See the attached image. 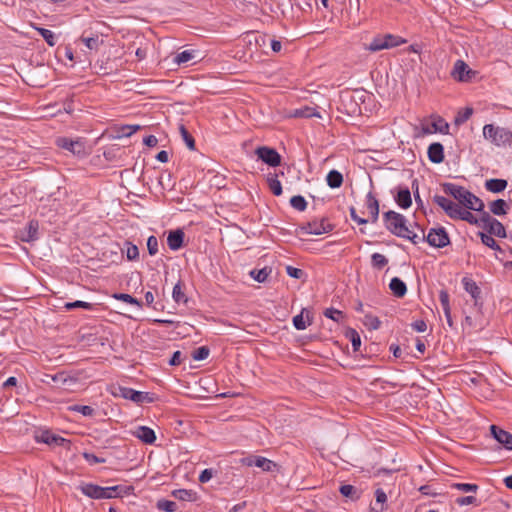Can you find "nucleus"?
I'll list each match as a JSON object with an SVG mask.
<instances>
[{"label":"nucleus","instance_id":"62","mask_svg":"<svg viewBox=\"0 0 512 512\" xmlns=\"http://www.w3.org/2000/svg\"><path fill=\"white\" fill-rule=\"evenodd\" d=\"M83 457L90 464H98V463L106 462L105 458H100V457L96 456L95 454L89 453V452H84Z\"/></svg>","mask_w":512,"mask_h":512},{"label":"nucleus","instance_id":"32","mask_svg":"<svg viewBox=\"0 0 512 512\" xmlns=\"http://www.w3.org/2000/svg\"><path fill=\"white\" fill-rule=\"evenodd\" d=\"M383 36L375 37L371 43L367 46V50L371 52H377L383 49H389V44L383 41Z\"/></svg>","mask_w":512,"mask_h":512},{"label":"nucleus","instance_id":"51","mask_svg":"<svg viewBox=\"0 0 512 512\" xmlns=\"http://www.w3.org/2000/svg\"><path fill=\"white\" fill-rule=\"evenodd\" d=\"M157 507L165 512H175L177 510V504L174 501L165 499L159 500L157 502Z\"/></svg>","mask_w":512,"mask_h":512},{"label":"nucleus","instance_id":"21","mask_svg":"<svg viewBox=\"0 0 512 512\" xmlns=\"http://www.w3.org/2000/svg\"><path fill=\"white\" fill-rule=\"evenodd\" d=\"M389 288L392 291L393 295L398 298H402L403 296H405L407 292L406 284L398 277H394L391 279Z\"/></svg>","mask_w":512,"mask_h":512},{"label":"nucleus","instance_id":"49","mask_svg":"<svg viewBox=\"0 0 512 512\" xmlns=\"http://www.w3.org/2000/svg\"><path fill=\"white\" fill-rule=\"evenodd\" d=\"M324 316L337 322V323L340 322L342 320V318L344 317L342 311L335 309L333 307L327 308L324 311Z\"/></svg>","mask_w":512,"mask_h":512},{"label":"nucleus","instance_id":"10","mask_svg":"<svg viewBox=\"0 0 512 512\" xmlns=\"http://www.w3.org/2000/svg\"><path fill=\"white\" fill-rule=\"evenodd\" d=\"M35 440L38 443H45L49 446H64L70 443L69 440L52 433L49 430H44L35 434Z\"/></svg>","mask_w":512,"mask_h":512},{"label":"nucleus","instance_id":"54","mask_svg":"<svg viewBox=\"0 0 512 512\" xmlns=\"http://www.w3.org/2000/svg\"><path fill=\"white\" fill-rule=\"evenodd\" d=\"M113 297L115 299H117V300L123 301V302L128 303V304L137 305L139 307L142 306L141 302L138 299H136V298H134L131 295L126 294V293L114 294Z\"/></svg>","mask_w":512,"mask_h":512},{"label":"nucleus","instance_id":"14","mask_svg":"<svg viewBox=\"0 0 512 512\" xmlns=\"http://www.w3.org/2000/svg\"><path fill=\"white\" fill-rule=\"evenodd\" d=\"M491 434L493 437L500 443L503 444L506 449L512 450V434L497 427L496 425H491L490 427Z\"/></svg>","mask_w":512,"mask_h":512},{"label":"nucleus","instance_id":"61","mask_svg":"<svg viewBox=\"0 0 512 512\" xmlns=\"http://www.w3.org/2000/svg\"><path fill=\"white\" fill-rule=\"evenodd\" d=\"M52 380L56 383H62L63 385H65L67 382H75L74 378L69 377L64 372H60L52 376Z\"/></svg>","mask_w":512,"mask_h":512},{"label":"nucleus","instance_id":"7","mask_svg":"<svg viewBox=\"0 0 512 512\" xmlns=\"http://www.w3.org/2000/svg\"><path fill=\"white\" fill-rule=\"evenodd\" d=\"M433 202L441 207L446 215L453 220L458 218V215L461 211V206L457 203L445 198L444 196L435 195L433 197Z\"/></svg>","mask_w":512,"mask_h":512},{"label":"nucleus","instance_id":"39","mask_svg":"<svg viewBox=\"0 0 512 512\" xmlns=\"http://www.w3.org/2000/svg\"><path fill=\"white\" fill-rule=\"evenodd\" d=\"M478 235L480 236L481 241L485 246H487L493 250H499V251L501 250L500 246L498 245L496 240L492 237V235L485 234L484 232H479Z\"/></svg>","mask_w":512,"mask_h":512},{"label":"nucleus","instance_id":"48","mask_svg":"<svg viewBox=\"0 0 512 512\" xmlns=\"http://www.w3.org/2000/svg\"><path fill=\"white\" fill-rule=\"evenodd\" d=\"M210 354V349L207 346H201L192 352V358L196 361L205 360Z\"/></svg>","mask_w":512,"mask_h":512},{"label":"nucleus","instance_id":"53","mask_svg":"<svg viewBox=\"0 0 512 512\" xmlns=\"http://www.w3.org/2000/svg\"><path fill=\"white\" fill-rule=\"evenodd\" d=\"M383 41L386 42L387 44H389V48H393V47H397L403 43H405L406 41L404 39H402L401 37L399 36H396V35H392V34H386L383 36Z\"/></svg>","mask_w":512,"mask_h":512},{"label":"nucleus","instance_id":"50","mask_svg":"<svg viewBox=\"0 0 512 512\" xmlns=\"http://www.w3.org/2000/svg\"><path fill=\"white\" fill-rule=\"evenodd\" d=\"M38 232V222L37 221H30L27 226V236L23 238L24 241H31L34 240L37 236Z\"/></svg>","mask_w":512,"mask_h":512},{"label":"nucleus","instance_id":"42","mask_svg":"<svg viewBox=\"0 0 512 512\" xmlns=\"http://www.w3.org/2000/svg\"><path fill=\"white\" fill-rule=\"evenodd\" d=\"M290 205L297 211H304L307 208V202L301 195L293 196L290 199Z\"/></svg>","mask_w":512,"mask_h":512},{"label":"nucleus","instance_id":"38","mask_svg":"<svg viewBox=\"0 0 512 512\" xmlns=\"http://www.w3.org/2000/svg\"><path fill=\"white\" fill-rule=\"evenodd\" d=\"M271 273V268L264 267L260 270H253L251 271L250 275L253 277L257 282L262 283L265 282L268 278V276Z\"/></svg>","mask_w":512,"mask_h":512},{"label":"nucleus","instance_id":"19","mask_svg":"<svg viewBox=\"0 0 512 512\" xmlns=\"http://www.w3.org/2000/svg\"><path fill=\"white\" fill-rule=\"evenodd\" d=\"M184 232L180 229L172 231L167 237V244L171 250H178L183 245Z\"/></svg>","mask_w":512,"mask_h":512},{"label":"nucleus","instance_id":"64","mask_svg":"<svg viewBox=\"0 0 512 512\" xmlns=\"http://www.w3.org/2000/svg\"><path fill=\"white\" fill-rule=\"evenodd\" d=\"M293 325L297 330H304L307 327V324L303 319V311L293 318Z\"/></svg>","mask_w":512,"mask_h":512},{"label":"nucleus","instance_id":"1","mask_svg":"<svg viewBox=\"0 0 512 512\" xmlns=\"http://www.w3.org/2000/svg\"><path fill=\"white\" fill-rule=\"evenodd\" d=\"M483 136L486 140L490 141L496 146H505L511 144L512 142L511 130L494 126L493 124H486L483 127Z\"/></svg>","mask_w":512,"mask_h":512},{"label":"nucleus","instance_id":"55","mask_svg":"<svg viewBox=\"0 0 512 512\" xmlns=\"http://www.w3.org/2000/svg\"><path fill=\"white\" fill-rule=\"evenodd\" d=\"M69 410L79 412L84 416H93L94 409L88 405H73L69 407Z\"/></svg>","mask_w":512,"mask_h":512},{"label":"nucleus","instance_id":"4","mask_svg":"<svg viewBox=\"0 0 512 512\" xmlns=\"http://www.w3.org/2000/svg\"><path fill=\"white\" fill-rule=\"evenodd\" d=\"M425 241L435 248H443L450 244L449 235L444 227L431 228L425 235Z\"/></svg>","mask_w":512,"mask_h":512},{"label":"nucleus","instance_id":"56","mask_svg":"<svg viewBox=\"0 0 512 512\" xmlns=\"http://www.w3.org/2000/svg\"><path fill=\"white\" fill-rule=\"evenodd\" d=\"M451 487L465 493L476 492L479 488L478 485L470 483H453Z\"/></svg>","mask_w":512,"mask_h":512},{"label":"nucleus","instance_id":"25","mask_svg":"<svg viewBox=\"0 0 512 512\" xmlns=\"http://www.w3.org/2000/svg\"><path fill=\"white\" fill-rule=\"evenodd\" d=\"M489 208L492 214L496 216H502L507 213L508 205L505 200L497 199L489 204Z\"/></svg>","mask_w":512,"mask_h":512},{"label":"nucleus","instance_id":"43","mask_svg":"<svg viewBox=\"0 0 512 512\" xmlns=\"http://www.w3.org/2000/svg\"><path fill=\"white\" fill-rule=\"evenodd\" d=\"M173 495L183 501H193L195 499V492L187 489H178L173 492Z\"/></svg>","mask_w":512,"mask_h":512},{"label":"nucleus","instance_id":"40","mask_svg":"<svg viewBox=\"0 0 512 512\" xmlns=\"http://www.w3.org/2000/svg\"><path fill=\"white\" fill-rule=\"evenodd\" d=\"M371 263L375 269L381 270L387 265L388 259L383 254L374 253L371 256Z\"/></svg>","mask_w":512,"mask_h":512},{"label":"nucleus","instance_id":"34","mask_svg":"<svg viewBox=\"0 0 512 512\" xmlns=\"http://www.w3.org/2000/svg\"><path fill=\"white\" fill-rule=\"evenodd\" d=\"M294 116L300 118H311L314 116L321 117L320 114L317 112L316 108L308 106L296 109L294 112Z\"/></svg>","mask_w":512,"mask_h":512},{"label":"nucleus","instance_id":"58","mask_svg":"<svg viewBox=\"0 0 512 512\" xmlns=\"http://www.w3.org/2000/svg\"><path fill=\"white\" fill-rule=\"evenodd\" d=\"M439 300H440V303H441V306H442V309L444 312H447L448 309H451L449 294L446 290H440Z\"/></svg>","mask_w":512,"mask_h":512},{"label":"nucleus","instance_id":"29","mask_svg":"<svg viewBox=\"0 0 512 512\" xmlns=\"http://www.w3.org/2000/svg\"><path fill=\"white\" fill-rule=\"evenodd\" d=\"M468 201L464 207L466 209L482 212L485 208L484 202L473 193H471Z\"/></svg>","mask_w":512,"mask_h":512},{"label":"nucleus","instance_id":"63","mask_svg":"<svg viewBox=\"0 0 512 512\" xmlns=\"http://www.w3.org/2000/svg\"><path fill=\"white\" fill-rule=\"evenodd\" d=\"M286 273L292 277V278H295V279H300L302 278V276L304 275V272L303 270L299 269V268H296V267H293V266H290L288 265L286 267Z\"/></svg>","mask_w":512,"mask_h":512},{"label":"nucleus","instance_id":"24","mask_svg":"<svg viewBox=\"0 0 512 512\" xmlns=\"http://www.w3.org/2000/svg\"><path fill=\"white\" fill-rule=\"evenodd\" d=\"M326 181L330 188H340L343 184V175L337 170H331L326 176Z\"/></svg>","mask_w":512,"mask_h":512},{"label":"nucleus","instance_id":"36","mask_svg":"<svg viewBox=\"0 0 512 512\" xmlns=\"http://www.w3.org/2000/svg\"><path fill=\"white\" fill-rule=\"evenodd\" d=\"M254 466L261 468L263 471H271L273 467L276 466V464L265 457L262 456H256V459L254 460Z\"/></svg>","mask_w":512,"mask_h":512},{"label":"nucleus","instance_id":"16","mask_svg":"<svg viewBox=\"0 0 512 512\" xmlns=\"http://www.w3.org/2000/svg\"><path fill=\"white\" fill-rule=\"evenodd\" d=\"M462 284L467 293L471 295L473 298L475 305H477L479 299L481 298V289L477 285V283L471 278L464 277L462 279Z\"/></svg>","mask_w":512,"mask_h":512},{"label":"nucleus","instance_id":"15","mask_svg":"<svg viewBox=\"0 0 512 512\" xmlns=\"http://www.w3.org/2000/svg\"><path fill=\"white\" fill-rule=\"evenodd\" d=\"M428 159L435 164L442 163L444 160V147L439 142H434L428 147Z\"/></svg>","mask_w":512,"mask_h":512},{"label":"nucleus","instance_id":"2","mask_svg":"<svg viewBox=\"0 0 512 512\" xmlns=\"http://www.w3.org/2000/svg\"><path fill=\"white\" fill-rule=\"evenodd\" d=\"M383 220L386 229L395 236H406L407 220L406 218L395 211H387L383 213Z\"/></svg>","mask_w":512,"mask_h":512},{"label":"nucleus","instance_id":"52","mask_svg":"<svg viewBox=\"0 0 512 512\" xmlns=\"http://www.w3.org/2000/svg\"><path fill=\"white\" fill-rule=\"evenodd\" d=\"M125 245L127 246L126 249V257L129 261H135L139 257V250L138 247L131 242H126Z\"/></svg>","mask_w":512,"mask_h":512},{"label":"nucleus","instance_id":"11","mask_svg":"<svg viewBox=\"0 0 512 512\" xmlns=\"http://www.w3.org/2000/svg\"><path fill=\"white\" fill-rule=\"evenodd\" d=\"M474 74L475 72L463 60H457L451 72V76L460 82L470 81Z\"/></svg>","mask_w":512,"mask_h":512},{"label":"nucleus","instance_id":"45","mask_svg":"<svg viewBox=\"0 0 512 512\" xmlns=\"http://www.w3.org/2000/svg\"><path fill=\"white\" fill-rule=\"evenodd\" d=\"M36 30L49 46L53 47L56 44L55 35L51 30L41 27H37Z\"/></svg>","mask_w":512,"mask_h":512},{"label":"nucleus","instance_id":"59","mask_svg":"<svg viewBox=\"0 0 512 512\" xmlns=\"http://www.w3.org/2000/svg\"><path fill=\"white\" fill-rule=\"evenodd\" d=\"M147 249L150 255L158 253V240L155 236L151 235L147 239Z\"/></svg>","mask_w":512,"mask_h":512},{"label":"nucleus","instance_id":"18","mask_svg":"<svg viewBox=\"0 0 512 512\" xmlns=\"http://www.w3.org/2000/svg\"><path fill=\"white\" fill-rule=\"evenodd\" d=\"M134 435L145 444H153L156 440V435L153 429L147 426H139L134 432Z\"/></svg>","mask_w":512,"mask_h":512},{"label":"nucleus","instance_id":"46","mask_svg":"<svg viewBox=\"0 0 512 512\" xmlns=\"http://www.w3.org/2000/svg\"><path fill=\"white\" fill-rule=\"evenodd\" d=\"M64 308L66 310H68V311L73 310L75 308H83V309H86V310H92L93 309V304L89 303V302L77 300V301H74V302H67L64 305Z\"/></svg>","mask_w":512,"mask_h":512},{"label":"nucleus","instance_id":"37","mask_svg":"<svg viewBox=\"0 0 512 512\" xmlns=\"http://www.w3.org/2000/svg\"><path fill=\"white\" fill-rule=\"evenodd\" d=\"M473 114V109L471 107H466L460 110L454 120L455 125H461L465 123Z\"/></svg>","mask_w":512,"mask_h":512},{"label":"nucleus","instance_id":"6","mask_svg":"<svg viewBox=\"0 0 512 512\" xmlns=\"http://www.w3.org/2000/svg\"><path fill=\"white\" fill-rule=\"evenodd\" d=\"M255 153L259 159L269 166L276 167L281 164V156L274 148L261 146L255 150Z\"/></svg>","mask_w":512,"mask_h":512},{"label":"nucleus","instance_id":"47","mask_svg":"<svg viewBox=\"0 0 512 512\" xmlns=\"http://www.w3.org/2000/svg\"><path fill=\"white\" fill-rule=\"evenodd\" d=\"M193 58H194L193 51L185 50V51H182V52L178 53L175 56L174 62L177 65H181V64H184V63H187V62L191 61Z\"/></svg>","mask_w":512,"mask_h":512},{"label":"nucleus","instance_id":"3","mask_svg":"<svg viewBox=\"0 0 512 512\" xmlns=\"http://www.w3.org/2000/svg\"><path fill=\"white\" fill-rule=\"evenodd\" d=\"M441 187L443 192L452 196L462 208L469 202L468 200L472 192L465 187L449 182L441 184Z\"/></svg>","mask_w":512,"mask_h":512},{"label":"nucleus","instance_id":"27","mask_svg":"<svg viewBox=\"0 0 512 512\" xmlns=\"http://www.w3.org/2000/svg\"><path fill=\"white\" fill-rule=\"evenodd\" d=\"M415 227L421 231L422 236H419L417 233H415L411 228L407 226V232H405L406 236L399 237L407 239L411 241L413 244H418L419 242L425 241V234L423 228H421L417 223H415Z\"/></svg>","mask_w":512,"mask_h":512},{"label":"nucleus","instance_id":"57","mask_svg":"<svg viewBox=\"0 0 512 512\" xmlns=\"http://www.w3.org/2000/svg\"><path fill=\"white\" fill-rule=\"evenodd\" d=\"M364 324L372 330H377L380 328L381 321L379 320L378 317L371 314H367L365 315Z\"/></svg>","mask_w":512,"mask_h":512},{"label":"nucleus","instance_id":"35","mask_svg":"<svg viewBox=\"0 0 512 512\" xmlns=\"http://www.w3.org/2000/svg\"><path fill=\"white\" fill-rule=\"evenodd\" d=\"M456 220L466 221L471 225L479 226L478 218L475 215H473L469 211V209H466V208H461V211Z\"/></svg>","mask_w":512,"mask_h":512},{"label":"nucleus","instance_id":"20","mask_svg":"<svg viewBox=\"0 0 512 512\" xmlns=\"http://www.w3.org/2000/svg\"><path fill=\"white\" fill-rule=\"evenodd\" d=\"M395 201L401 208H403V209L409 208L412 204L410 190L407 187L400 188L395 197Z\"/></svg>","mask_w":512,"mask_h":512},{"label":"nucleus","instance_id":"17","mask_svg":"<svg viewBox=\"0 0 512 512\" xmlns=\"http://www.w3.org/2000/svg\"><path fill=\"white\" fill-rule=\"evenodd\" d=\"M366 207L371 216V222L376 223L379 217V201L372 192L366 196Z\"/></svg>","mask_w":512,"mask_h":512},{"label":"nucleus","instance_id":"44","mask_svg":"<svg viewBox=\"0 0 512 512\" xmlns=\"http://www.w3.org/2000/svg\"><path fill=\"white\" fill-rule=\"evenodd\" d=\"M494 220L495 218L492 217L489 212L483 210L480 212V217L478 218L479 227H483L488 232L489 225H491Z\"/></svg>","mask_w":512,"mask_h":512},{"label":"nucleus","instance_id":"41","mask_svg":"<svg viewBox=\"0 0 512 512\" xmlns=\"http://www.w3.org/2000/svg\"><path fill=\"white\" fill-rule=\"evenodd\" d=\"M179 131H180L181 136H182L184 142L186 143L187 147L190 150H194L195 149V140L183 124L180 125Z\"/></svg>","mask_w":512,"mask_h":512},{"label":"nucleus","instance_id":"23","mask_svg":"<svg viewBox=\"0 0 512 512\" xmlns=\"http://www.w3.org/2000/svg\"><path fill=\"white\" fill-rule=\"evenodd\" d=\"M268 187L270 191L275 196H280L282 194V185L280 181L278 180V174L276 173H269L266 178Z\"/></svg>","mask_w":512,"mask_h":512},{"label":"nucleus","instance_id":"13","mask_svg":"<svg viewBox=\"0 0 512 512\" xmlns=\"http://www.w3.org/2000/svg\"><path fill=\"white\" fill-rule=\"evenodd\" d=\"M79 489L85 496L92 499H106L107 497L103 487L92 483H83L79 486Z\"/></svg>","mask_w":512,"mask_h":512},{"label":"nucleus","instance_id":"8","mask_svg":"<svg viewBox=\"0 0 512 512\" xmlns=\"http://www.w3.org/2000/svg\"><path fill=\"white\" fill-rule=\"evenodd\" d=\"M433 202L441 207L446 215L453 220L458 218V215L461 211V206L457 203L445 198L444 196L435 195L433 197Z\"/></svg>","mask_w":512,"mask_h":512},{"label":"nucleus","instance_id":"31","mask_svg":"<svg viewBox=\"0 0 512 512\" xmlns=\"http://www.w3.org/2000/svg\"><path fill=\"white\" fill-rule=\"evenodd\" d=\"M79 40L90 50H98L99 46L103 44V40L97 35L94 37L81 36Z\"/></svg>","mask_w":512,"mask_h":512},{"label":"nucleus","instance_id":"33","mask_svg":"<svg viewBox=\"0 0 512 512\" xmlns=\"http://www.w3.org/2000/svg\"><path fill=\"white\" fill-rule=\"evenodd\" d=\"M345 336L351 341L353 350L355 352L358 351L361 346V337L359 333L355 329L349 328L346 331Z\"/></svg>","mask_w":512,"mask_h":512},{"label":"nucleus","instance_id":"12","mask_svg":"<svg viewBox=\"0 0 512 512\" xmlns=\"http://www.w3.org/2000/svg\"><path fill=\"white\" fill-rule=\"evenodd\" d=\"M122 396L126 399L132 400L137 404L151 403L154 401L152 394L148 392L136 391L131 388H124L122 390Z\"/></svg>","mask_w":512,"mask_h":512},{"label":"nucleus","instance_id":"60","mask_svg":"<svg viewBox=\"0 0 512 512\" xmlns=\"http://www.w3.org/2000/svg\"><path fill=\"white\" fill-rule=\"evenodd\" d=\"M140 128H141L140 125H124L121 127L120 132H121L122 136L130 137L136 131H138Z\"/></svg>","mask_w":512,"mask_h":512},{"label":"nucleus","instance_id":"9","mask_svg":"<svg viewBox=\"0 0 512 512\" xmlns=\"http://www.w3.org/2000/svg\"><path fill=\"white\" fill-rule=\"evenodd\" d=\"M58 147L65 149L77 156H83L86 154L84 142L80 140H72L66 137H60L56 140Z\"/></svg>","mask_w":512,"mask_h":512},{"label":"nucleus","instance_id":"26","mask_svg":"<svg viewBox=\"0 0 512 512\" xmlns=\"http://www.w3.org/2000/svg\"><path fill=\"white\" fill-rule=\"evenodd\" d=\"M172 297L174 299V301L176 303H183V304H186L187 301H188V298L186 297L185 293H184V284L182 281H178L174 287H173V291H172Z\"/></svg>","mask_w":512,"mask_h":512},{"label":"nucleus","instance_id":"30","mask_svg":"<svg viewBox=\"0 0 512 512\" xmlns=\"http://www.w3.org/2000/svg\"><path fill=\"white\" fill-rule=\"evenodd\" d=\"M340 493L351 500H357L360 497L359 490L350 484L342 485L339 489Z\"/></svg>","mask_w":512,"mask_h":512},{"label":"nucleus","instance_id":"22","mask_svg":"<svg viewBox=\"0 0 512 512\" xmlns=\"http://www.w3.org/2000/svg\"><path fill=\"white\" fill-rule=\"evenodd\" d=\"M507 185L508 183L505 179L492 178L485 182V188L492 193H500L504 191Z\"/></svg>","mask_w":512,"mask_h":512},{"label":"nucleus","instance_id":"5","mask_svg":"<svg viewBox=\"0 0 512 512\" xmlns=\"http://www.w3.org/2000/svg\"><path fill=\"white\" fill-rule=\"evenodd\" d=\"M305 234L321 235L333 230V225L325 218L320 221L314 220L300 227Z\"/></svg>","mask_w":512,"mask_h":512},{"label":"nucleus","instance_id":"28","mask_svg":"<svg viewBox=\"0 0 512 512\" xmlns=\"http://www.w3.org/2000/svg\"><path fill=\"white\" fill-rule=\"evenodd\" d=\"M488 233L490 235H495L496 237H499V238L507 237L506 229H505L504 225L496 218L492 222V224L489 225Z\"/></svg>","mask_w":512,"mask_h":512}]
</instances>
